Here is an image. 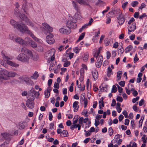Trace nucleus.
Segmentation results:
<instances>
[{"mask_svg":"<svg viewBox=\"0 0 147 147\" xmlns=\"http://www.w3.org/2000/svg\"><path fill=\"white\" fill-rule=\"evenodd\" d=\"M102 63L101 62H99L97 61L96 63V66L98 68H100L102 65Z\"/></svg>","mask_w":147,"mask_h":147,"instance_id":"3c124183","label":"nucleus"},{"mask_svg":"<svg viewBox=\"0 0 147 147\" xmlns=\"http://www.w3.org/2000/svg\"><path fill=\"white\" fill-rule=\"evenodd\" d=\"M92 76L94 80H96L98 77V73L97 71L92 72Z\"/></svg>","mask_w":147,"mask_h":147,"instance_id":"f704fd0d","label":"nucleus"},{"mask_svg":"<svg viewBox=\"0 0 147 147\" xmlns=\"http://www.w3.org/2000/svg\"><path fill=\"white\" fill-rule=\"evenodd\" d=\"M37 50L40 52H42L43 51V47L41 46H38L37 48Z\"/></svg>","mask_w":147,"mask_h":147,"instance_id":"864d4df0","label":"nucleus"},{"mask_svg":"<svg viewBox=\"0 0 147 147\" xmlns=\"http://www.w3.org/2000/svg\"><path fill=\"white\" fill-rule=\"evenodd\" d=\"M54 87L58 89L59 88V84L58 83L55 82L54 84Z\"/></svg>","mask_w":147,"mask_h":147,"instance_id":"774afa93","label":"nucleus"},{"mask_svg":"<svg viewBox=\"0 0 147 147\" xmlns=\"http://www.w3.org/2000/svg\"><path fill=\"white\" fill-rule=\"evenodd\" d=\"M70 64V62L69 61H67L65 62L63 64V66L64 67H67Z\"/></svg>","mask_w":147,"mask_h":147,"instance_id":"8fccbe9b","label":"nucleus"},{"mask_svg":"<svg viewBox=\"0 0 147 147\" xmlns=\"http://www.w3.org/2000/svg\"><path fill=\"white\" fill-rule=\"evenodd\" d=\"M0 75H4L5 76L9 77H14L17 74L15 72L11 71L8 72L7 70L2 68L0 69Z\"/></svg>","mask_w":147,"mask_h":147,"instance_id":"423d86ee","label":"nucleus"},{"mask_svg":"<svg viewBox=\"0 0 147 147\" xmlns=\"http://www.w3.org/2000/svg\"><path fill=\"white\" fill-rule=\"evenodd\" d=\"M89 55L88 53H86L84 54V56L83 57V59L84 62L87 61Z\"/></svg>","mask_w":147,"mask_h":147,"instance_id":"bb28decb","label":"nucleus"},{"mask_svg":"<svg viewBox=\"0 0 147 147\" xmlns=\"http://www.w3.org/2000/svg\"><path fill=\"white\" fill-rule=\"evenodd\" d=\"M122 114L125 116V117L126 118H128V114L127 112L126 111H124L122 113Z\"/></svg>","mask_w":147,"mask_h":147,"instance_id":"69168bd1","label":"nucleus"},{"mask_svg":"<svg viewBox=\"0 0 147 147\" xmlns=\"http://www.w3.org/2000/svg\"><path fill=\"white\" fill-rule=\"evenodd\" d=\"M44 94L45 96V98H48L50 96V93L49 91H45L44 92Z\"/></svg>","mask_w":147,"mask_h":147,"instance_id":"c03bdc74","label":"nucleus"},{"mask_svg":"<svg viewBox=\"0 0 147 147\" xmlns=\"http://www.w3.org/2000/svg\"><path fill=\"white\" fill-rule=\"evenodd\" d=\"M20 80L21 82H24L26 84L28 85H29L32 84L33 82L31 80L27 77H22V78H20Z\"/></svg>","mask_w":147,"mask_h":147,"instance_id":"ddd939ff","label":"nucleus"},{"mask_svg":"<svg viewBox=\"0 0 147 147\" xmlns=\"http://www.w3.org/2000/svg\"><path fill=\"white\" fill-rule=\"evenodd\" d=\"M53 35L51 34H49V35L47 36L46 40L47 42L49 44L53 43L55 42V40L53 38Z\"/></svg>","mask_w":147,"mask_h":147,"instance_id":"f8f14e48","label":"nucleus"},{"mask_svg":"<svg viewBox=\"0 0 147 147\" xmlns=\"http://www.w3.org/2000/svg\"><path fill=\"white\" fill-rule=\"evenodd\" d=\"M117 18L119 20H121L122 18H124L123 14H122L121 13H120V14L119 15V16L117 17Z\"/></svg>","mask_w":147,"mask_h":147,"instance_id":"a18cd8bd","label":"nucleus"},{"mask_svg":"<svg viewBox=\"0 0 147 147\" xmlns=\"http://www.w3.org/2000/svg\"><path fill=\"white\" fill-rule=\"evenodd\" d=\"M107 15L111 18H112L115 16L114 13L112 9V11L108 13Z\"/></svg>","mask_w":147,"mask_h":147,"instance_id":"c9c22d12","label":"nucleus"},{"mask_svg":"<svg viewBox=\"0 0 147 147\" xmlns=\"http://www.w3.org/2000/svg\"><path fill=\"white\" fill-rule=\"evenodd\" d=\"M104 2L100 0H98V1L96 3V5L98 6H104Z\"/></svg>","mask_w":147,"mask_h":147,"instance_id":"2f4dec72","label":"nucleus"},{"mask_svg":"<svg viewBox=\"0 0 147 147\" xmlns=\"http://www.w3.org/2000/svg\"><path fill=\"white\" fill-rule=\"evenodd\" d=\"M11 24L14 28H16L20 32L23 33L27 32L28 29L27 27L24 24L22 23L21 24H19L15 20H11L10 21Z\"/></svg>","mask_w":147,"mask_h":147,"instance_id":"f257e3e1","label":"nucleus"},{"mask_svg":"<svg viewBox=\"0 0 147 147\" xmlns=\"http://www.w3.org/2000/svg\"><path fill=\"white\" fill-rule=\"evenodd\" d=\"M29 44L30 45V46L33 48H34L37 47V45L36 43L32 40H30V41L29 42Z\"/></svg>","mask_w":147,"mask_h":147,"instance_id":"b1692460","label":"nucleus"},{"mask_svg":"<svg viewBox=\"0 0 147 147\" xmlns=\"http://www.w3.org/2000/svg\"><path fill=\"white\" fill-rule=\"evenodd\" d=\"M113 131L112 127H110L109 129V134L110 136L112 135L113 134Z\"/></svg>","mask_w":147,"mask_h":147,"instance_id":"ea45409f","label":"nucleus"},{"mask_svg":"<svg viewBox=\"0 0 147 147\" xmlns=\"http://www.w3.org/2000/svg\"><path fill=\"white\" fill-rule=\"evenodd\" d=\"M113 72L111 69L109 67L108 68V71L107 72V76L108 77H109L111 74H113Z\"/></svg>","mask_w":147,"mask_h":147,"instance_id":"c756f323","label":"nucleus"},{"mask_svg":"<svg viewBox=\"0 0 147 147\" xmlns=\"http://www.w3.org/2000/svg\"><path fill=\"white\" fill-rule=\"evenodd\" d=\"M1 135L3 137L5 140L8 139L10 138V135L9 134L6 133H2Z\"/></svg>","mask_w":147,"mask_h":147,"instance_id":"393cba45","label":"nucleus"},{"mask_svg":"<svg viewBox=\"0 0 147 147\" xmlns=\"http://www.w3.org/2000/svg\"><path fill=\"white\" fill-rule=\"evenodd\" d=\"M113 11L115 15H119L121 13L120 12V10L119 9H115L114 8H112Z\"/></svg>","mask_w":147,"mask_h":147,"instance_id":"a878e982","label":"nucleus"},{"mask_svg":"<svg viewBox=\"0 0 147 147\" xmlns=\"http://www.w3.org/2000/svg\"><path fill=\"white\" fill-rule=\"evenodd\" d=\"M59 32L61 34L68 35L71 32V30L67 26H64L59 29Z\"/></svg>","mask_w":147,"mask_h":147,"instance_id":"1a4fd4ad","label":"nucleus"},{"mask_svg":"<svg viewBox=\"0 0 147 147\" xmlns=\"http://www.w3.org/2000/svg\"><path fill=\"white\" fill-rule=\"evenodd\" d=\"M85 35V33L83 32L79 36L78 41H80L82 39Z\"/></svg>","mask_w":147,"mask_h":147,"instance_id":"58836bf2","label":"nucleus"},{"mask_svg":"<svg viewBox=\"0 0 147 147\" xmlns=\"http://www.w3.org/2000/svg\"><path fill=\"white\" fill-rule=\"evenodd\" d=\"M26 33L29 34L31 37L36 41L39 43L40 44H41L42 43V41L39 39H38L32 33V32L29 29L28 30L27 32Z\"/></svg>","mask_w":147,"mask_h":147,"instance_id":"9b49d317","label":"nucleus"},{"mask_svg":"<svg viewBox=\"0 0 147 147\" xmlns=\"http://www.w3.org/2000/svg\"><path fill=\"white\" fill-rule=\"evenodd\" d=\"M27 125V123L26 121H21L19 123L18 125L19 128L20 129H24L26 126Z\"/></svg>","mask_w":147,"mask_h":147,"instance_id":"a211bd4d","label":"nucleus"},{"mask_svg":"<svg viewBox=\"0 0 147 147\" xmlns=\"http://www.w3.org/2000/svg\"><path fill=\"white\" fill-rule=\"evenodd\" d=\"M3 75H0V85L4 82L5 80H8V78L7 77L3 76Z\"/></svg>","mask_w":147,"mask_h":147,"instance_id":"aec40b11","label":"nucleus"},{"mask_svg":"<svg viewBox=\"0 0 147 147\" xmlns=\"http://www.w3.org/2000/svg\"><path fill=\"white\" fill-rule=\"evenodd\" d=\"M21 52L22 53H24V54H28L30 55H31L32 53L31 51L29 50L27 48L23 47L22 48L21 50Z\"/></svg>","mask_w":147,"mask_h":147,"instance_id":"f3484780","label":"nucleus"},{"mask_svg":"<svg viewBox=\"0 0 147 147\" xmlns=\"http://www.w3.org/2000/svg\"><path fill=\"white\" fill-rule=\"evenodd\" d=\"M116 85L117 86V88H118L119 92V93H121L122 92L123 90V88H122L120 87L119 86V85L117 84H116Z\"/></svg>","mask_w":147,"mask_h":147,"instance_id":"4d7b16f0","label":"nucleus"},{"mask_svg":"<svg viewBox=\"0 0 147 147\" xmlns=\"http://www.w3.org/2000/svg\"><path fill=\"white\" fill-rule=\"evenodd\" d=\"M88 113V111L87 110H84L82 112V114L84 115H85V117L87 116V114Z\"/></svg>","mask_w":147,"mask_h":147,"instance_id":"6e6d98bb","label":"nucleus"},{"mask_svg":"<svg viewBox=\"0 0 147 147\" xmlns=\"http://www.w3.org/2000/svg\"><path fill=\"white\" fill-rule=\"evenodd\" d=\"M24 3L22 5V8L23 9L24 11L26 13H27L26 12V10L27 9V8H26V3L27 2L26 0H23Z\"/></svg>","mask_w":147,"mask_h":147,"instance_id":"c85d7f7f","label":"nucleus"},{"mask_svg":"<svg viewBox=\"0 0 147 147\" xmlns=\"http://www.w3.org/2000/svg\"><path fill=\"white\" fill-rule=\"evenodd\" d=\"M82 101H84V108H86L88 104V100L86 98L84 100H82Z\"/></svg>","mask_w":147,"mask_h":147,"instance_id":"052dcab7","label":"nucleus"},{"mask_svg":"<svg viewBox=\"0 0 147 147\" xmlns=\"http://www.w3.org/2000/svg\"><path fill=\"white\" fill-rule=\"evenodd\" d=\"M34 100H30V99H28L26 102V105L27 107L31 109L34 108Z\"/></svg>","mask_w":147,"mask_h":147,"instance_id":"4468645a","label":"nucleus"},{"mask_svg":"<svg viewBox=\"0 0 147 147\" xmlns=\"http://www.w3.org/2000/svg\"><path fill=\"white\" fill-rule=\"evenodd\" d=\"M72 3L74 9L76 11H80V7L78 6V4L74 1H72Z\"/></svg>","mask_w":147,"mask_h":147,"instance_id":"6ab92c4d","label":"nucleus"},{"mask_svg":"<svg viewBox=\"0 0 147 147\" xmlns=\"http://www.w3.org/2000/svg\"><path fill=\"white\" fill-rule=\"evenodd\" d=\"M136 24L134 22L133 23L132 25L129 24L127 28L128 31V34H130L129 32L134 31L136 29Z\"/></svg>","mask_w":147,"mask_h":147,"instance_id":"2eb2a0df","label":"nucleus"},{"mask_svg":"<svg viewBox=\"0 0 147 147\" xmlns=\"http://www.w3.org/2000/svg\"><path fill=\"white\" fill-rule=\"evenodd\" d=\"M30 40H32L30 38L28 37H26L24 40V41L25 42H24V45H26L28 43L29 44V42L30 41Z\"/></svg>","mask_w":147,"mask_h":147,"instance_id":"72a5a7b5","label":"nucleus"},{"mask_svg":"<svg viewBox=\"0 0 147 147\" xmlns=\"http://www.w3.org/2000/svg\"><path fill=\"white\" fill-rule=\"evenodd\" d=\"M116 100L117 101L122 102L123 100V99L121 97L117 96V98H116Z\"/></svg>","mask_w":147,"mask_h":147,"instance_id":"5fc2aeb1","label":"nucleus"},{"mask_svg":"<svg viewBox=\"0 0 147 147\" xmlns=\"http://www.w3.org/2000/svg\"><path fill=\"white\" fill-rule=\"evenodd\" d=\"M60 135L63 137H67L68 136V132L66 130H63Z\"/></svg>","mask_w":147,"mask_h":147,"instance_id":"cd10ccee","label":"nucleus"},{"mask_svg":"<svg viewBox=\"0 0 147 147\" xmlns=\"http://www.w3.org/2000/svg\"><path fill=\"white\" fill-rule=\"evenodd\" d=\"M78 103L79 102L78 101H76L74 102L73 104V108H74V111L75 112H77L78 110L79 107V106L78 105Z\"/></svg>","mask_w":147,"mask_h":147,"instance_id":"412c9836","label":"nucleus"},{"mask_svg":"<svg viewBox=\"0 0 147 147\" xmlns=\"http://www.w3.org/2000/svg\"><path fill=\"white\" fill-rule=\"evenodd\" d=\"M76 23V20H74L73 21L71 20H68L67 22L66 25L71 29H74L76 27L77 25Z\"/></svg>","mask_w":147,"mask_h":147,"instance_id":"9d476101","label":"nucleus"},{"mask_svg":"<svg viewBox=\"0 0 147 147\" xmlns=\"http://www.w3.org/2000/svg\"><path fill=\"white\" fill-rule=\"evenodd\" d=\"M125 82L124 81H121L119 83V85L122 87H124L125 84Z\"/></svg>","mask_w":147,"mask_h":147,"instance_id":"338daca9","label":"nucleus"},{"mask_svg":"<svg viewBox=\"0 0 147 147\" xmlns=\"http://www.w3.org/2000/svg\"><path fill=\"white\" fill-rule=\"evenodd\" d=\"M84 118L82 117L80 118L78 120L79 123L80 124H82L83 122Z\"/></svg>","mask_w":147,"mask_h":147,"instance_id":"13d9d810","label":"nucleus"},{"mask_svg":"<svg viewBox=\"0 0 147 147\" xmlns=\"http://www.w3.org/2000/svg\"><path fill=\"white\" fill-rule=\"evenodd\" d=\"M2 56L3 60L6 61L7 64L13 67H16L18 66L19 65L18 64L10 61V60H12V58H11L6 56L4 54Z\"/></svg>","mask_w":147,"mask_h":147,"instance_id":"6e6552de","label":"nucleus"},{"mask_svg":"<svg viewBox=\"0 0 147 147\" xmlns=\"http://www.w3.org/2000/svg\"><path fill=\"white\" fill-rule=\"evenodd\" d=\"M97 61L102 63L103 61V57L102 55H100L98 57Z\"/></svg>","mask_w":147,"mask_h":147,"instance_id":"79ce46f5","label":"nucleus"},{"mask_svg":"<svg viewBox=\"0 0 147 147\" xmlns=\"http://www.w3.org/2000/svg\"><path fill=\"white\" fill-rule=\"evenodd\" d=\"M15 42L21 45H24V42H25L24 41V39L19 37H17L15 38Z\"/></svg>","mask_w":147,"mask_h":147,"instance_id":"dca6fc26","label":"nucleus"},{"mask_svg":"<svg viewBox=\"0 0 147 147\" xmlns=\"http://www.w3.org/2000/svg\"><path fill=\"white\" fill-rule=\"evenodd\" d=\"M80 4H84L86 5H89L88 0H76Z\"/></svg>","mask_w":147,"mask_h":147,"instance_id":"4be33fe9","label":"nucleus"},{"mask_svg":"<svg viewBox=\"0 0 147 147\" xmlns=\"http://www.w3.org/2000/svg\"><path fill=\"white\" fill-rule=\"evenodd\" d=\"M147 16V15L145 13H144L142 15L139 16V18L140 19H143V18H145V17H146Z\"/></svg>","mask_w":147,"mask_h":147,"instance_id":"49530a36","label":"nucleus"},{"mask_svg":"<svg viewBox=\"0 0 147 147\" xmlns=\"http://www.w3.org/2000/svg\"><path fill=\"white\" fill-rule=\"evenodd\" d=\"M117 87L113 85L112 87V92L115 93L117 92Z\"/></svg>","mask_w":147,"mask_h":147,"instance_id":"09e8293b","label":"nucleus"},{"mask_svg":"<svg viewBox=\"0 0 147 147\" xmlns=\"http://www.w3.org/2000/svg\"><path fill=\"white\" fill-rule=\"evenodd\" d=\"M40 95L39 92L36 91L33 88H32L28 93V98L30 100H34L35 98H38Z\"/></svg>","mask_w":147,"mask_h":147,"instance_id":"20e7f679","label":"nucleus"},{"mask_svg":"<svg viewBox=\"0 0 147 147\" xmlns=\"http://www.w3.org/2000/svg\"><path fill=\"white\" fill-rule=\"evenodd\" d=\"M80 49H79L78 47H76L74 49V51L75 53H79Z\"/></svg>","mask_w":147,"mask_h":147,"instance_id":"37998d69","label":"nucleus"},{"mask_svg":"<svg viewBox=\"0 0 147 147\" xmlns=\"http://www.w3.org/2000/svg\"><path fill=\"white\" fill-rule=\"evenodd\" d=\"M77 125L78 124H73L71 126L70 129L71 130H74V128H77Z\"/></svg>","mask_w":147,"mask_h":147,"instance_id":"680f3d73","label":"nucleus"},{"mask_svg":"<svg viewBox=\"0 0 147 147\" xmlns=\"http://www.w3.org/2000/svg\"><path fill=\"white\" fill-rule=\"evenodd\" d=\"M125 20L124 18H122L121 20H119L118 23L120 25H122L125 22Z\"/></svg>","mask_w":147,"mask_h":147,"instance_id":"603ef678","label":"nucleus"},{"mask_svg":"<svg viewBox=\"0 0 147 147\" xmlns=\"http://www.w3.org/2000/svg\"><path fill=\"white\" fill-rule=\"evenodd\" d=\"M42 25L44 27H40V29L42 32L46 35L50 34L53 31V28L46 23L42 24Z\"/></svg>","mask_w":147,"mask_h":147,"instance_id":"7ed1b4c3","label":"nucleus"},{"mask_svg":"<svg viewBox=\"0 0 147 147\" xmlns=\"http://www.w3.org/2000/svg\"><path fill=\"white\" fill-rule=\"evenodd\" d=\"M16 37L13 34H11L9 35V38L11 40H13L15 41V39Z\"/></svg>","mask_w":147,"mask_h":147,"instance_id":"a19ab883","label":"nucleus"},{"mask_svg":"<svg viewBox=\"0 0 147 147\" xmlns=\"http://www.w3.org/2000/svg\"><path fill=\"white\" fill-rule=\"evenodd\" d=\"M133 48V47L131 45H129L127 46L125 49V53H127L128 52L131 50Z\"/></svg>","mask_w":147,"mask_h":147,"instance_id":"7c9ffc66","label":"nucleus"},{"mask_svg":"<svg viewBox=\"0 0 147 147\" xmlns=\"http://www.w3.org/2000/svg\"><path fill=\"white\" fill-rule=\"evenodd\" d=\"M122 74V72L121 71H119L117 72V77L118 80H121V76Z\"/></svg>","mask_w":147,"mask_h":147,"instance_id":"4c0bfd02","label":"nucleus"},{"mask_svg":"<svg viewBox=\"0 0 147 147\" xmlns=\"http://www.w3.org/2000/svg\"><path fill=\"white\" fill-rule=\"evenodd\" d=\"M130 86L132 87L133 86L132 84H130L129 83L128 85V87L127 88V87L125 88V89L126 90V93L128 95H129L130 94V90H129V89L130 88Z\"/></svg>","mask_w":147,"mask_h":147,"instance_id":"5701e85b","label":"nucleus"},{"mask_svg":"<svg viewBox=\"0 0 147 147\" xmlns=\"http://www.w3.org/2000/svg\"><path fill=\"white\" fill-rule=\"evenodd\" d=\"M74 54L73 53H69V54H66L65 56H66L67 55V56H68V55H69V58L70 59H71L72 58H73V57L74 56Z\"/></svg>","mask_w":147,"mask_h":147,"instance_id":"bf43d9fd","label":"nucleus"},{"mask_svg":"<svg viewBox=\"0 0 147 147\" xmlns=\"http://www.w3.org/2000/svg\"><path fill=\"white\" fill-rule=\"evenodd\" d=\"M75 16L76 19H80L81 18V16L80 11H77L75 15Z\"/></svg>","mask_w":147,"mask_h":147,"instance_id":"e433bc0d","label":"nucleus"},{"mask_svg":"<svg viewBox=\"0 0 147 147\" xmlns=\"http://www.w3.org/2000/svg\"><path fill=\"white\" fill-rule=\"evenodd\" d=\"M31 56L28 54H24V53H21L18 55L17 59L22 62L28 63L30 57Z\"/></svg>","mask_w":147,"mask_h":147,"instance_id":"39448f33","label":"nucleus"},{"mask_svg":"<svg viewBox=\"0 0 147 147\" xmlns=\"http://www.w3.org/2000/svg\"><path fill=\"white\" fill-rule=\"evenodd\" d=\"M138 3V2L137 1H134L132 2L131 5L133 7H135Z\"/></svg>","mask_w":147,"mask_h":147,"instance_id":"de8ad7c7","label":"nucleus"},{"mask_svg":"<svg viewBox=\"0 0 147 147\" xmlns=\"http://www.w3.org/2000/svg\"><path fill=\"white\" fill-rule=\"evenodd\" d=\"M111 55L110 53L108 51L107 52V59H109L111 57Z\"/></svg>","mask_w":147,"mask_h":147,"instance_id":"e2e57ef3","label":"nucleus"},{"mask_svg":"<svg viewBox=\"0 0 147 147\" xmlns=\"http://www.w3.org/2000/svg\"><path fill=\"white\" fill-rule=\"evenodd\" d=\"M86 98H85V94L84 93L82 94L80 96V99L82 100H83Z\"/></svg>","mask_w":147,"mask_h":147,"instance_id":"0e129e2a","label":"nucleus"},{"mask_svg":"<svg viewBox=\"0 0 147 147\" xmlns=\"http://www.w3.org/2000/svg\"><path fill=\"white\" fill-rule=\"evenodd\" d=\"M55 51L53 49H52L48 51L45 53V56L47 59H51V61L54 60L55 59L54 55Z\"/></svg>","mask_w":147,"mask_h":147,"instance_id":"0eeeda50","label":"nucleus"},{"mask_svg":"<svg viewBox=\"0 0 147 147\" xmlns=\"http://www.w3.org/2000/svg\"><path fill=\"white\" fill-rule=\"evenodd\" d=\"M16 7L17 8L16 10L14 11V13L15 15L18 16L20 18L23 20L24 21L27 25L32 26H33V23L30 21L27 17L25 16L24 14H22L18 11V12L17 9L19 7V5L18 3H16Z\"/></svg>","mask_w":147,"mask_h":147,"instance_id":"f03ea898","label":"nucleus"},{"mask_svg":"<svg viewBox=\"0 0 147 147\" xmlns=\"http://www.w3.org/2000/svg\"><path fill=\"white\" fill-rule=\"evenodd\" d=\"M39 75L37 71H35L32 76H31V78L32 79H36L38 77Z\"/></svg>","mask_w":147,"mask_h":147,"instance_id":"473e14b6","label":"nucleus"}]
</instances>
